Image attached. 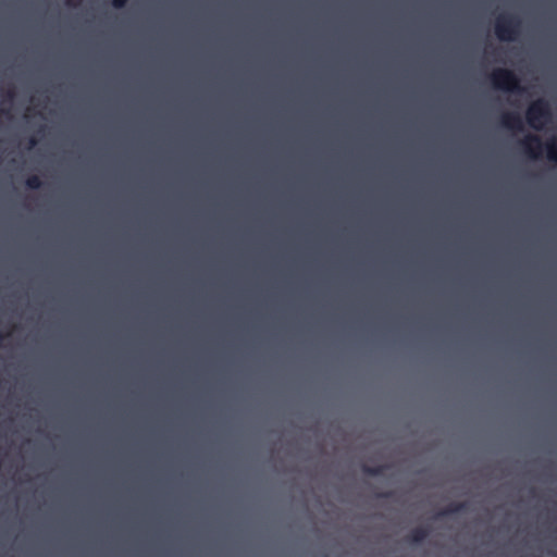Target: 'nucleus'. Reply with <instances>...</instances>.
Returning a JSON list of instances; mask_svg holds the SVG:
<instances>
[{"label": "nucleus", "instance_id": "6", "mask_svg": "<svg viewBox=\"0 0 557 557\" xmlns=\"http://www.w3.org/2000/svg\"><path fill=\"white\" fill-rule=\"evenodd\" d=\"M430 534V529L426 527H417L411 530L407 536V541L412 544L422 543Z\"/></svg>", "mask_w": 557, "mask_h": 557}, {"label": "nucleus", "instance_id": "10", "mask_svg": "<svg viewBox=\"0 0 557 557\" xmlns=\"http://www.w3.org/2000/svg\"><path fill=\"white\" fill-rule=\"evenodd\" d=\"M379 496H380V497H383V498H387V497H389V496H391V493H389V492L381 493Z\"/></svg>", "mask_w": 557, "mask_h": 557}, {"label": "nucleus", "instance_id": "2", "mask_svg": "<svg viewBox=\"0 0 557 557\" xmlns=\"http://www.w3.org/2000/svg\"><path fill=\"white\" fill-rule=\"evenodd\" d=\"M552 110L547 100L539 98L530 103L525 112L528 124L535 131H541L552 120Z\"/></svg>", "mask_w": 557, "mask_h": 557}, {"label": "nucleus", "instance_id": "5", "mask_svg": "<svg viewBox=\"0 0 557 557\" xmlns=\"http://www.w3.org/2000/svg\"><path fill=\"white\" fill-rule=\"evenodd\" d=\"M500 124L507 129L522 131L523 121L521 116L516 112H506L500 116Z\"/></svg>", "mask_w": 557, "mask_h": 557}, {"label": "nucleus", "instance_id": "9", "mask_svg": "<svg viewBox=\"0 0 557 557\" xmlns=\"http://www.w3.org/2000/svg\"><path fill=\"white\" fill-rule=\"evenodd\" d=\"M126 0H113V4L116 8H122L125 4Z\"/></svg>", "mask_w": 557, "mask_h": 557}, {"label": "nucleus", "instance_id": "1", "mask_svg": "<svg viewBox=\"0 0 557 557\" xmlns=\"http://www.w3.org/2000/svg\"><path fill=\"white\" fill-rule=\"evenodd\" d=\"M520 147L522 151L531 159H537L542 154L543 148H545L548 161L557 163L556 138H550L545 144H543L540 136L529 134L520 141Z\"/></svg>", "mask_w": 557, "mask_h": 557}, {"label": "nucleus", "instance_id": "3", "mask_svg": "<svg viewBox=\"0 0 557 557\" xmlns=\"http://www.w3.org/2000/svg\"><path fill=\"white\" fill-rule=\"evenodd\" d=\"M494 32L500 41H513L521 32V21L512 14H500L495 21Z\"/></svg>", "mask_w": 557, "mask_h": 557}, {"label": "nucleus", "instance_id": "4", "mask_svg": "<svg viewBox=\"0 0 557 557\" xmlns=\"http://www.w3.org/2000/svg\"><path fill=\"white\" fill-rule=\"evenodd\" d=\"M492 85L500 90L521 94L525 89L521 86L519 77L508 69L499 67L490 75Z\"/></svg>", "mask_w": 557, "mask_h": 557}, {"label": "nucleus", "instance_id": "7", "mask_svg": "<svg viewBox=\"0 0 557 557\" xmlns=\"http://www.w3.org/2000/svg\"><path fill=\"white\" fill-rule=\"evenodd\" d=\"M466 509H467V503H465V502L451 503L447 507H445L443 510H441L436 515V518L447 517L450 515L459 513V512L465 511Z\"/></svg>", "mask_w": 557, "mask_h": 557}, {"label": "nucleus", "instance_id": "8", "mask_svg": "<svg viewBox=\"0 0 557 557\" xmlns=\"http://www.w3.org/2000/svg\"><path fill=\"white\" fill-rule=\"evenodd\" d=\"M385 470V466H363L362 471L363 473L370 475V476H379L382 475Z\"/></svg>", "mask_w": 557, "mask_h": 557}]
</instances>
